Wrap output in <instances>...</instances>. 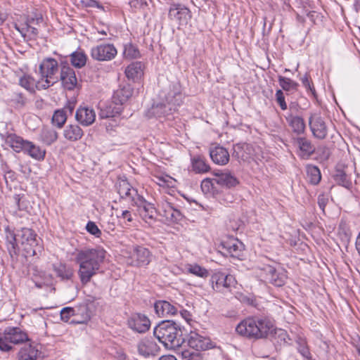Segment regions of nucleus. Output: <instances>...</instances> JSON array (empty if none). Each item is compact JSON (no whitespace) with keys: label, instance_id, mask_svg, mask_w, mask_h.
I'll return each mask as SVG.
<instances>
[{"label":"nucleus","instance_id":"nucleus-52","mask_svg":"<svg viewBox=\"0 0 360 360\" xmlns=\"http://www.w3.org/2000/svg\"><path fill=\"white\" fill-rule=\"evenodd\" d=\"M300 110V105L296 102H292L289 104V112L286 115H292L298 116V112Z\"/></svg>","mask_w":360,"mask_h":360},{"label":"nucleus","instance_id":"nucleus-26","mask_svg":"<svg viewBox=\"0 0 360 360\" xmlns=\"http://www.w3.org/2000/svg\"><path fill=\"white\" fill-rule=\"evenodd\" d=\"M27 142V140L15 134H8L6 138V143L16 153L24 152Z\"/></svg>","mask_w":360,"mask_h":360},{"label":"nucleus","instance_id":"nucleus-11","mask_svg":"<svg viewBox=\"0 0 360 360\" xmlns=\"http://www.w3.org/2000/svg\"><path fill=\"white\" fill-rule=\"evenodd\" d=\"M117 51L112 44H102L94 46L91 49V56L98 61H109L117 55Z\"/></svg>","mask_w":360,"mask_h":360},{"label":"nucleus","instance_id":"nucleus-43","mask_svg":"<svg viewBox=\"0 0 360 360\" xmlns=\"http://www.w3.org/2000/svg\"><path fill=\"white\" fill-rule=\"evenodd\" d=\"M278 79L279 85L284 91H290L296 90L298 86V84L290 78L278 76Z\"/></svg>","mask_w":360,"mask_h":360},{"label":"nucleus","instance_id":"nucleus-21","mask_svg":"<svg viewBox=\"0 0 360 360\" xmlns=\"http://www.w3.org/2000/svg\"><path fill=\"white\" fill-rule=\"evenodd\" d=\"M214 181L219 186L231 188L239 184V180L230 172L224 171L215 173Z\"/></svg>","mask_w":360,"mask_h":360},{"label":"nucleus","instance_id":"nucleus-44","mask_svg":"<svg viewBox=\"0 0 360 360\" xmlns=\"http://www.w3.org/2000/svg\"><path fill=\"white\" fill-rule=\"evenodd\" d=\"M334 179L338 184L345 188H349L352 186V181L343 170H338Z\"/></svg>","mask_w":360,"mask_h":360},{"label":"nucleus","instance_id":"nucleus-18","mask_svg":"<svg viewBox=\"0 0 360 360\" xmlns=\"http://www.w3.org/2000/svg\"><path fill=\"white\" fill-rule=\"evenodd\" d=\"M188 345L196 351L206 350L210 348V340L195 331H191L188 338Z\"/></svg>","mask_w":360,"mask_h":360},{"label":"nucleus","instance_id":"nucleus-49","mask_svg":"<svg viewBox=\"0 0 360 360\" xmlns=\"http://www.w3.org/2000/svg\"><path fill=\"white\" fill-rule=\"evenodd\" d=\"M74 315V309L72 307H65L60 311V318L63 321L68 322L70 316Z\"/></svg>","mask_w":360,"mask_h":360},{"label":"nucleus","instance_id":"nucleus-54","mask_svg":"<svg viewBox=\"0 0 360 360\" xmlns=\"http://www.w3.org/2000/svg\"><path fill=\"white\" fill-rule=\"evenodd\" d=\"M298 351L302 354V356L303 357H304L306 359H307V360L311 359V354H310L309 349L306 345H300V347L298 348Z\"/></svg>","mask_w":360,"mask_h":360},{"label":"nucleus","instance_id":"nucleus-12","mask_svg":"<svg viewBox=\"0 0 360 360\" xmlns=\"http://www.w3.org/2000/svg\"><path fill=\"white\" fill-rule=\"evenodd\" d=\"M127 326L134 332L143 333L149 330L150 321L146 315L134 313L128 318Z\"/></svg>","mask_w":360,"mask_h":360},{"label":"nucleus","instance_id":"nucleus-34","mask_svg":"<svg viewBox=\"0 0 360 360\" xmlns=\"http://www.w3.org/2000/svg\"><path fill=\"white\" fill-rule=\"evenodd\" d=\"M300 156L302 158H308L312 155L315 150V147L311 144V141L304 137H300L297 139Z\"/></svg>","mask_w":360,"mask_h":360},{"label":"nucleus","instance_id":"nucleus-22","mask_svg":"<svg viewBox=\"0 0 360 360\" xmlns=\"http://www.w3.org/2000/svg\"><path fill=\"white\" fill-rule=\"evenodd\" d=\"M160 347L156 342L148 338L142 340L138 345L139 353L145 357L156 355Z\"/></svg>","mask_w":360,"mask_h":360},{"label":"nucleus","instance_id":"nucleus-41","mask_svg":"<svg viewBox=\"0 0 360 360\" xmlns=\"http://www.w3.org/2000/svg\"><path fill=\"white\" fill-rule=\"evenodd\" d=\"M5 234H6V240L8 243V250L10 252L11 251L15 252V249L18 246V233L15 234L12 230H11L8 227L5 229Z\"/></svg>","mask_w":360,"mask_h":360},{"label":"nucleus","instance_id":"nucleus-47","mask_svg":"<svg viewBox=\"0 0 360 360\" xmlns=\"http://www.w3.org/2000/svg\"><path fill=\"white\" fill-rule=\"evenodd\" d=\"M275 98L276 103L279 105L282 110H285L288 109V105L285 100V96L281 89H278L276 91Z\"/></svg>","mask_w":360,"mask_h":360},{"label":"nucleus","instance_id":"nucleus-29","mask_svg":"<svg viewBox=\"0 0 360 360\" xmlns=\"http://www.w3.org/2000/svg\"><path fill=\"white\" fill-rule=\"evenodd\" d=\"M26 146L24 150V153L28 155L32 158L36 160H43L46 155V150L42 149L39 146L35 145L31 141L26 143Z\"/></svg>","mask_w":360,"mask_h":360},{"label":"nucleus","instance_id":"nucleus-16","mask_svg":"<svg viewBox=\"0 0 360 360\" xmlns=\"http://www.w3.org/2000/svg\"><path fill=\"white\" fill-rule=\"evenodd\" d=\"M138 207V211L141 218L146 221L154 219L156 213L155 208L153 205L148 202L142 196H138L137 200L134 203Z\"/></svg>","mask_w":360,"mask_h":360},{"label":"nucleus","instance_id":"nucleus-36","mask_svg":"<svg viewBox=\"0 0 360 360\" xmlns=\"http://www.w3.org/2000/svg\"><path fill=\"white\" fill-rule=\"evenodd\" d=\"M163 216L171 222H177L182 219L180 211L175 209L170 204L166 203L163 205Z\"/></svg>","mask_w":360,"mask_h":360},{"label":"nucleus","instance_id":"nucleus-40","mask_svg":"<svg viewBox=\"0 0 360 360\" xmlns=\"http://www.w3.org/2000/svg\"><path fill=\"white\" fill-rule=\"evenodd\" d=\"M123 56L127 59H135L140 58L141 53L136 46L127 43L124 45Z\"/></svg>","mask_w":360,"mask_h":360},{"label":"nucleus","instance_id":"nucleus-14","mask_svg":"<svg viewBox=\"0 0 360 360\" xmlns=\"http://www.w3.org/2000/svg\"><path fill=\"white\" fill-rule=\"evenodd\" d=\"M309 127L314 137L319 139H324L328 134V129L323 118L313 114L309 117Z\"/></svg>","mask_w":360,"mask_h":360},{"label":"nucleus","instance_id":"nucleus-63","mask_svg":"<svg viewBox=\"0 0 360 360\" xmlns=\"http://www.w3.org/2000/svg\"><path fill=\"white\" fill-rule=\"evenodd\" d=\"M73 108H74V106L69 105L65 107L64 108H63L62 110H64L66 113H67V111H68L70 112V114H72V112L73 111Z\"/></svg>","mask_w":360,"mask_h":360},{"label":"nucleus","instance_id":"nucleus-2","mask_svg":"<svg viewBox=\"0 0 360 360\" xmlns=\"http://www.w3.org/2000/svg\"><path fill=\"white\" fill-rule=\"evenodd\" d=\"M274 322L266 317L252 316L240 321L236 328L241 336L258 340L265 338L274 330Z\"/></svg>","mask_w":360,"mask_h":360},{"label":"nucleus","instance_id":"nucleus-3","mask_svg":"<svg viewBox=\"0 0 360 360\" xmlns=\"http://www.w3.org/2000/svg\"><path fill=\"white\" fill-rule=\"evenodd\" d=\"M154 336L167 349H175L181 346L184 339L179 325L172 321H163L153 330Z\"/></svg>","mask_w":360,"mask_h":360},{"label":"nucleus","instance_id":"nucleus-39","mask_svg":"<svg viewBox=\"0 0 360 360\" xmlns=\"http://www.w3.org/2000/svg\"><path fill=\"white\" fill-rule=\"evenodd\" d=\"M186 269L188 273L200 278H205L209 276L207 269L198 264H188L186 266Z\"/></svg>","mask_w":360,"mask_h":360},{"label":"nucleus","instance_id":"nucleus-59","mask_svg":"<svg viewBox=\"0 0 360 360\" xmlns=\"http://www.w3.org/2000/svg\"><path fill=\"white\" fill-rule=\"evenodd\" d=\"M182 356L185 359L189 358L188 360H200L198 356H195L194 353L190 352L189 351L183 352Z\"/></svg>","mask_w":360,"mask_h":360},{"label":"nucleus","instance_id":"nucleus-55","mask_svg":"<svg viewBox=\"0 0 360 360\" xmlns=\"http://www.w3.org/2000/svg\"><path fill=\"white\" fill-rule=\"evenodd\" d=\"M23 197L24 195L20 194H15L13 197V202L19 210H23V206L21 204V200Z\"/></svg>","mask_w":360,"mask_h":360},{"label":"nucleus","instance_id":"nucleus-61","mask_svg":"<svg viewBox=\"0 0 360 360\" xmlns=\"http://www.w3.org/2000/svg\"><path fill=\"white\" fill-rule=\"evenodd\" d=\"M355 246H356L357 252L360 255V232L359 233V235L356 239Z\"/></svg>","mask_w":360,"mask_h":360},{"label":"nucleus","instance_id":"nucleus-23","mask_svg":"<svg viewBox=\"0 0 360 360\" xmlns=\"http://www.w3.org/2000/svg\"><path fill=\"white\" fill-rule=\"evenodd\" d=\"M117 188L121 198H129L133 203L137 200L138 196H140L137 191L132 188L126 180L120 181L117 184Z\"/></svg>","mask_w":360,"mask_h":360},{"label":"nucleus","instance_id":"nucleus-57","mask_svg":"<svg viewBox=\"0 0 360 360\" xmlns=\"http://www.w3.org/2000/svg\"><path fill=\"white\" fill-rule=\"evenodd\" d=\"M118 217L126 219L128 222H131L133 221L132 214L129 210L122 211L121 215L118 216Z\"/></svg>","mask_w":360,"mask_h":360},{"label":"nucleus","instance_id":"nucleus-42","mask_svg":"<svg viewBox=\"0 0 360 360\" xmlns=\"http://www.w3.org/2000/svg\"><path fill=\"white\" fill-rule=\"evenodd\" d=\"M307 174L311 184L316 185L321 181V175L317 167L314 165L307 166Z\"/></svg>","mask_w":360,"mask_h":360},{"label":"nucleus","instance_id":"nucleus-25","mask_svg":"<svg viewBox=\"0 0 360 360\" xmlns=\"http://www.w3.org/2000/svg\"><path fill=\"white\" fill-rule=\"evenodd\" d=\"M124 72L129 79L136 81L143 75V65L141 62H133L126 68Z\"/></svg>","mask_w":360,"mask_h":360},{"label":"nucleus","instance_id":"nucleus-50","mask_svg":"<svg viewBox=\"0 0 360 360\" xmlns=\"http://www.w3.org/2000/svg\"><path fill=\"white\" fill-rule=\"evenodd\" d=\"M301 82L307 90H309L312 94H314L315 89H314V86L312 85H311V83L309 81V75L308 74H305L301 78Z\"/></svg>","mask_w":360,"mask_h":360},{"label":"nucleus","instance_id":"nucleus-4","mask_svg":"<svg viewBox=\"0 0 360 360\" xmlns=\"http://www.w3.org/2000/svg\"><path fill=\"white\" fill-rule=\"evenodd\" d=\"M182 103L183 97L180 86L178 84H174L165 95L163 101L153 105L150 112L157 117H168L173 114Z\"/></svg>","mask_w":360,"mask_h":360},{"label":"nucleus","instance_id":"nucleus-10","mask_svg":"<svg viewBox=\"0 0 360 360\" xmlns=\"http://www.w3.org/2000/svg\"><path fill=\"white\" fill-rule=\"evenodd\" d=\"M151 260L148 249L143 246H134L128 258V263L133 266H147Z\"/></svg>","mask_w":360,"mask_h":360},{"label":"nucleus","instance_id":"nucleus-60","mask_svg":"<svg viewBox=\"0 0 360 360\" xmlns=\"http://www.w3.org/2000/svg\"><path fill=\"white\" fill-rule=\"evenodd\" d=\"M352 344L353 346L356 348L359 355L360 356V338H357L356 339H354Z\"/></svg>","mask_w":360,"mask_h":360},{"label":"nucleus","instance_id":"nucleus-35","mask_svg":"<svg viewBox=\"0 0 360 360\" xmlns=\"http://www.w3.org/2000/svg\"><path fill=\"white\" fill-rule=\"evenodd\" d=\"M121 109L122 108L120 105H115V103L112 102V103L105 105L101 108L98 115L101 119L113 117L120 113Z\"/></svg>","mask_w":360,"mask_h":360},{"label":"nucleus","instance_id":"nucleus-8","mask_svg":"<svg viewBox=\"0 0 360 360\" xmlns=\"http://www.w3.org/2000/svg\"><path fill=\"white\" fill-rule=\"evenodd\" d=\"M210 282L214 290L224 294L231 292L236 283L233 276L221 271L213 274Z\"/></svg>","mask_w":360,"mask_h":360},{"label":"nucleus","instance_id":"nucleus-33","mask_svg":"<svg viewBox=\"0 0 360 360\" xmlns=\"http://www.w3.org/2000/svg\"><path fill=\"white\" fill-rule=\"evenodd\" d=\"M39 83H41V80L39 77L34 78L28 75H25L19 80L20 85L30 91H34L35 89H44L43 87L39 86Z\"/></svg>","mask_w":360,"mask_h":360},{"label":"nucleus","instance_id":"nucleus-31","mask_svg":"<svg viewBox=\"0 0 360 360\" xmlns=\"http://www.w3.org/2000/svg\"><path fill=\"white\" fill-rule=\"evenodd\" d=\"M34 21H36L37 24L42 22V17L41 15H37L36 16V18H28L25 25V27L22 28V30L18 28V30L22 34H27L31 39H34L38 34L37 29L32 26V24H33Z\"/></svg>","mask_w":360,"mask_h":360},{"label":"nucleus","instance_id":"nucleus-48","mask_svg":"<svg viewBox=\"0 0 360 360\" xmlns=\"http://www.w3.org/2000/svg\"><path fill=\"white\" fill-rule=\"evenodd\" d=\"M86 229L87 231L94 235L96 238H99L101 235V231L97 226V225L93 221H89L86 224Z\"/></svg>","mask_w":360,"mask_h":360},{"label":"nucleus","instance_id":"nucleus-27","mask_svg":"<svg viewBox=\"0 0 360 360\" xmlns=\"http://www.w3.org/2000/svg\"><path fill=\"white\" fill-rule=\"evenodd\" d=\"M285 118L292 131L297 135L302 134L305 131V123L303 118L298 115H285Z\"/></svg>","mask_w":360,"mask_h":360},{"label":"nucleus","instance_id":"nucleus-1","mask_svg":"<svg viewBox=\"0 0 360 360\" xmlns=\"http://www.w3.org/2000/svg\"><path fill=\"white\" fill-rule=\"evenodd\" d=\"M106 254L101 247L77 250L75 259L79 266L77 275L82 285H87L100 272Z\"/></svg>","mask_w":360,"mask_h":360},{"label":"nucleus","instance_id":"nucleus-37","mask_svg":"<svg viewBox=\"0 0 360 360\" xmlns=\"http://www.w3.org/2000/svg\"><path fill=\"white\" fill-rule=\"evenodd\" d=\"M225 248L231 257L239 258L243 250V244L238 240H232L226 243Z\"/></svg>","mask_w":360,"mask_h":360},{"label":"nucleus","instance_id":"nucleus-53","mask_svg":"<svg viewBox=\"0 0 360 360\" xmlns=\"http://www.w3.org/2000/svg\"><path fill=\"white\" fill-rule=\"evenodd\" d=\"M179 311L181 316L187 322L191 320L192 315L189 311L184 309L180 304H178Z\"/></svg>","mask_w":360,"mask_h":360},{"label":"nucleus","instance_id":"nucleus-6","mask_svg":"<svg viewBox=\"0 0 360 360\" xmlns=\"http://www.w3.org/2000/svg\"><path fill=\"white\" fill-rule=\"evenodd\" d=\"M18 244H21L27 256L33 257L41 254L43 248L33 230L28 228L21 229L18 231Z\"/></svg>","mask_w":360,"mask_h":360},{"label":"nucleus","instance_id":"nucleus-24","mask_svg":"<svg viewBox=\"0 0 360 360\" xmlns=\"http://www.w3.org/2000/svg\"><path fill=\"white\" fill-rule=\"evenodd\" d=\"M133 89L130 85H125L120 87L114 92L112 96L113 103L115 105H121L127 102L128 99L132 96Z\"/></svg>","mask_w":360,"mask_h":360},{"label":"nucleus","instance_id":"nucleus-45","mask_svg":"<svg viewBox=\"0 0 360 360\" xmlns=\"http://www.w3.org/2000/svg\"><path fill=\"white\" fill-rule=\"evenodd\" d=\"M67 117V114L64 110H56L52 117V122L54 125L60 128L66 122Z\"/></svg>","mask_w":360,"mask_h":360},{"label":"nucleus","instance_id":"nucleus-56","mask_svg":"<svg viewBox=\"0 0 360 360\" xmlns=\"http://www.w3.org/2000/svg\"><path fill=\"white\" fill-rule=\"evenodd\" d=\"M212 187V182L209 179H204L201 184V188L203 191L209 192Z\"/></svg>","mask_w":360,"mask_h":360},{"label":"nucleus","instance_id":"nucleus-62","mask_svg":"<svg viewBox=\"0 0 360 360\" xmlns=\"http://www.w3.org/2000/svg\"><path fill=\"white\" fill-rule=\"evenodd\" d=\"M159 360H177L176 358L173 355H164L162 356Z\"/></svg>","mask_w":360,"mask_h":360},{"label":"nucleus","instance_id":"nucleus-17","mask_svg":"<svg viewBox=\"0 0 360 360\" xmlns=\"http://www.w3.org/2000/svg\"><path fill=\"white\" fill-rule=\"evenodd\" d=\"M179 308L178 304H173L165 300H158L154 304L155 314L162 318L176 315Z\"/></svg>","mask_w":360,"mask_h":360},{"label":"nucleus","instance_id":"nucleus-38","mask_svg":"<svg viewBox=\"0 0 360 360\" xmlns=\"http://www.w3.org/2000/svg\"><path fill=\"white\" fill-rule=\"evenodd\" d=\"M70 60L74 67L81 68L86 65L87 56L83 51L78 50L70 55Z\"/></svg>","mask_w":360,"mask_h":360},{"label":"nucleus","instance_id":"nucleus-5","mask_svg":"<svg viewBox=\"0 0 360 360\" xmlns=\"http://www.w3.org/2000/svg\"><path fill=\"white\" fill-rule=\"evenodd\" d=\"M58 63L52 58H46L42 60L39 67V71H36L37 77L40 79V87L44 89L53 85L58 81Z\"/></svg>","mask_w":360,"mask_h":360},{"label":"nucleus","instance_id":"nucleus-19","mask_svg":"<svg viewBox=\"0 0 360 360\" xmlns=\"http://www.w3.org/2000/svg\"><path fill=\"white\" fill-rule=\"evenodd\" d=\"M76 120L82 126L91 125L96 120V112L92 108L83 106L78 108L75 114Z\"/></svg>","mask_w":360,"mask_h":360},{"label":"nucleus","instance_id":"nucleus-46","mask_svg":"<svg viewBox=\"0 0 360 360\" xmlns=\"http://www.w3.org/2000/svg\"><path fill=\"white\" fill-rule=\"evenodd\" d=\"M43 141L46 144H51L57 139V134L53 130L44 131L41 134Z\"/></svg>","mask_w":360,"mask_h":360},{"label":"nucleus","instance_id":"nucleus-7","mask_svg":"<svg viewBox=\"0 0 360 360\" xmlns=\"http://www.w3.org/2000/svg\"><path fill=\"white\" fill-rule=\"evenodd\" d=\"M27 333L19 327H7L0 334V350L8 352L12 349L11 344L18 345L27 341Z\"/></svg>","mask_w":360,"mask_h":360},{"label":"nucleus","instance_id":"nucleus-20","mask_svg":"<svg viewBox=\"0 0 360 360\" xmlns=\"http://www.w3.org/2000/svg\"><path fill=\"white\" fill-rule=\"evenodd\" d=\"M209 153L210 158L217 165H225L229 161L230 156L228 150L219 145L212 146Z\"/></svg>","mask_w":360,"mask_h":360},{"label":"nucleus","instance_id":"nucleus-32","mask_svg":"<svg viewBox=\"0 0 360 360\" xmlns=\"http://www.w3.org/2000/svg\"><path fill=\"white\" fill-rule=\"evenodd\" d=\"M41 352L36 346H25L19 352L18 360H37Z\"/></svg>","mask_w":360,"mask_h":360},{"label":"nucleus","instance_id":"nucleus-51","mask_svg":"<svg viewBox=\"0 0 360 360\" xmlns=\"http://www.w3.org/2000/svg\"><path fill=\"white\" fill-rule=\"evenodd\" d=\"M148 0H130L129 5L135 8H142L148 6Z\"/></svg>","mask_w":360,"mask_h":360},{"label":"nucleus","instance_id":"nucleus-13","mask_svg":"<svg viewBox=\"0 0 360 360\" xmlns=\"http://www.w3.org/2000/svg\"><path fill=\"white\" fill-rule=\"evenodd\" d=\"M168 15L171 20L177 21L179 25L187 24L192 17L191 11L180 4H172Z\"/></svg>","mask_w":360,"mask_h":360},{"label":"nucleus","instance_id":"nucleus-9","mask_svg":"<svg viewBox=\"0 0 360 360\" xmlns=\"http://www.w3.org/2000/svg\"><path fill=\"white\" fill-rule=\"evenodd\" d=\"M259 277L275 286H283L287 279L286 272L283 269H276L270 265H264L261 269Z\"/></svg>","mask_w":360,"mask_h":360},{"label":"nucleus","instance_id":"nucleus-28","mask_svg":"<svg viewBox=\"0 0 360 360\" xmlns=\"http://www.w3.org/2000/svg\"><path fill=\"white\" fill-rule=\"evenodd\" d=\"M84 135V131L77 124H68L63 131V136L70 141H77Z\"/></svg>","mask_w":360,"mask_h":360},{"label":"nucleus","instance_id":"nucleus-30","mask_svg":"<svg viewBox=\"0 0 360 360\" xmlns=\"http://www.w3.org/2000/svg\"><path fill=\"white\" fill-rule=\"evenodd\" d=\"M193 170L198 174L206 173L210 170V167L206 159L201 155H194L191 158Z\"/></svg>","mask_w":360,"mask_h":360},{"label":"nucleus","instance_id":"nucleus-58","mask_svg":"<svg viewBox=\"0 0 360 360\" xmlns=\"http://www.w3.org/2000/svg\"><path fill=\"white\" fill-rule=\"evenodd\" d=\"M328 200L323 195H320L318 197V204L319 207L323 211L327 204Z\"/></svg>","mask_w":360,"mask_h":360},{"label":"nucleus","instance_id":"nucleus-15","mask_svg":"<svg viewBox=\"0 0 360 360\" xmlns=\"http://www.w3.org/2000/svg\"><path fill=\"white\" fill-rule=\"evenodd\" d=\"M60 79L63 87L67 90H73L77 86V79L75 72L68 64H62Z\"/></svg>","mask_w":360,"mask_h":360},{"label":"nucleus","instance_id":"nucleus-64","mask_svg":"<svg viewBox=\"0 0 360 360\" xmlns=\"http://www.w3.org/2000/svg\"><path fill=\"white\" fill-rule=\"evenodd\" d=\"M72 276V273L67 272L65 274H60V276H61L63 279H70Z\"/></svg>","mask_w":360,"mask_h":360}]
</instances>
